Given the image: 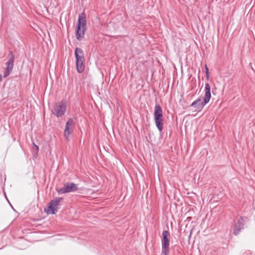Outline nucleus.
Segmentation results:
<instances>
[{
  "mask_svg": "<svg viewBox=\"0 0 255 255\" xmlns=\"http://www.w3.org/2000/svg\"><path fill=\"white\" fill-rule=\"evenodd\" d=\"M205 92L204 99L203 100L201 98L198 99L192 104L191 106L198 110H201L203 108L204 106L209 102L211 98L210 86L208 83L205 84Z\"/></svg>",
  "mask_w": 255,
  "mask_h": 255,
  "instance_id": "1",
  "label": "nucleus"
},
{
  "mask_svg": "<svg viewBox=\"0 0 255 255\" xmlns=\"http://www.w3.org/2000/svg\"><path fill=\"white\" fill-rule=\"evenodd\" d=\"M86 27V17H79L78 22L76 28V36L78 40H80L84 37Z\"/></svg>",
  "mask_w": 255,
  "mask_h": 255,
  "instance_id": "2",
  "label": "nucleus"
},
{
  "mask_svg": "<svg viewBox=\"0 0 255 255\" xmlns=\"http://www.w3.org/2000/svg\"><path fill=\"white\" fill-rule=\"evenodd\" d=\"M75 56L76 59V68L79 73L82 72L85 68L84 57L83 50L76 48L75 51Z\"/></svg>",
  "mask_w": 255,
  "mask_h": 255,
  "instance_id": "3",
  "label": "nucleus"
},
{
  "mask_svg": "<svg viewBox=\"0 0 255 255\" xmlns=\"http://www.w3.org/2000/svg\"><path fill=\"white\" fill-rule=\"evenodd\" d=\"M154 117L156 126L159 130L163 128V114L162 110L159 105H156L154 108Z\"/></svg>",
  "mask_w": 255,
  "mask_h": 255,
  "instance_id": "4",
  "label": "nucleus"
},
{
  "mask_svg": "<svg viewBox=\"0 0 255 255\" xmlns=\"http://www.w3.org/2000/svg\"><path fill=\"white\" fill-rule=\"evenodd\" d=\"M67 108L66 103L61 102L56 103L52 110V113L57 117H62L65 113Z\"/></svg>",
  "mask_w": 255,
  "mask_h": 255,
  "instance_id": "5",
  "label": "nucleus"
},
{
  "mask_svg": "<svg viewBox=\"0 0 255 255\" xmlns=\"http://www.w3.org/2000/svg\"><path fill=\"white\" fill-rule=\"evenodd\" d=\"M62 200V198H56L52 200L49 204L45 211L48 214H54L57 211L58 206Z\"/></svg>",
  "mask_w": 255,
  "mask_h": 255,
  "instance_id": "6",
  "label": "nucleus"
},
{
  "mask_svg": "<svg viewBox=\"0 0 255 255\" xmlns=\"http://www.w3.org/2000/svg\"><path fill=\"white\" fill-rule=\"evenodd\" d=\"M162 236L161 255H167L169 251L170 235L167 231H164L162 233Z\"/></svg>",
  "mask_w": 255,
  "mask_h": 255,
  "instance_id": "7",
  "label": "nucleus"
},
{
  "mask_svg": "<svg viewBox=\"0 0 255 255\" xmlns=\"http://www.w3.org/2000/svg\"><path fill=\"white\" fill-rule=\"evenodd\" d=\"M75 124L74 120L72 119H69L66 123L64 131V136L67 141L69 140V137L73 131Z\"/></svg>",
  "mask_w": 255,
  "mask_h": 255,
  "instance_id": "8",
  "label": "nucleus"
},
{
  "mask_svg": "<svg viewBox=\"0 0 255 255\" xmlns=\"http://www.w3.org/2000/svg\"><path fill=\"white\" fill-rule=\"evenodd\" d=\"M77 186L73 183H67L64 184L63 187L58 190V192L60 194H64L74 192L77 190Z\"/></svg>",
  "mask_w": 255,
  "mask_h": 255,
  "instance_id": "9",
  "label": "nucleus"
},
{
  "mask_svg": "<svg viewBox=\"0 0 255 255\" xmlns=\"http://www.w3.org/2000/svg\"><path fill=\"white\" fill-rule=\"evenodd\" d=\"M10 58L6 63V67L4 71V77H7L13 69L14 63V56L11 52L9 53Z\"/></svg>",
  "mask_w": 255,
  "mask_h": 255,
  "instance_id": "10",
  "label": "nucleus"
},
{
  "mask_svg": "<svg viewBox=\"0 0 255 255\" xmlns=\"http://www.w3.org/2000/svg\"><path fill=\"white\" fill-rule=\"evenodd\" d=\"M245 219L241 218L235 225L233 230V233L235 235L237 236L241 230L244 228Z\"/></svg>",
  "mask_w": 255,
  "mask_h": 255,
  "instance_id": "11",
  "label": "nucleus"
},
{
  "mask_svg": "<svg viewBox=\"0 0 255 255\" xmlns=\"http://www.w3.org/2000/svg\"><path fill=\"white\" fill-rule=\"evenodd\" d=\"M205 69H206V74L207 78L208 79L209 77V72L208 68L206 65L205 66Z\"/></svg>",
  "mask_w": 255,
  "mask_h": 255,
  "instance_id": "12",
  "label": "nucleus"
},
{
  "mask_svg": "<svg viewBox=\"0 0 255 255\" xmlns=\"http://www.w3.org/2000/svg\"><path fill=\"white\" fill-rule=\"evenodd\" d=\"M33 145H34V148H33V150H34L36 153H37L38 151V146L37 145H36V144H35V143H33Z\"/></svg>",
  "mask_w": 255,
  "mask_h": 255,
  "instance_id": "13",
  "label": "nucleus"
}]
</instances>
